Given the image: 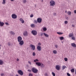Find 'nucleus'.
<instances>
[{
	"label": "nucleus",
	"instance_id": "6e6552de",
	"mask_svg": "<svg viewBox=\"0 0 76 76\" xmlns=\"http://www.w3.org/2000/svg\"><path fill=\"white\" fill-rule=\"evenodd\" d=\"M19 42V44L20 45H21V46L22 45H23V44H24V42H23V41L22 40L21 41H20V42Z\"/></svg>",
	"mask_w": 76,
	"mask_h": 76
},
{
	"label": "nucleus",
	"instance_id": "13d9d810",
	"mask_svg": "<svg viewBox=\"0 0 76 76\" xmlns=\"http://www.w3.org/2000/svg\"><path fill=\"white\" fill-rule=\"evenodd\" d=\"M67 10L65 11V12L66 13H67Z\"/></svg>",
	"mask_w": 76,
	"mask_h": 76
},
{
	"label": "nucleus",
	"instance_id": "7ed1b4c3",
	"mask_svg": "<svg viewBox=\"0 0 76 76\" xmlns=\"http://www.w3.org/2000/svg\"><path fill=\"white\" fill-rule=\"evenodd\" d=\"M31 33L33 35H37V31L35 30H32L31 31Z\"/></svg>",
	"mask_w": 76,
	"mask_h": 76
},
{
	"label": "nucleus",
	"instance_id": "a878e982",
	"mask_svg": "<svg viewBox=\"0 0 76 76\" xmlns=\"http://www.w3.org/2000/svg\"><path fill=\"white\" fill-rule=\"evenodd\" d=\"M72 39L73 40H75L76 38H75V36H73L72 37Z\"/></svg>",
	"mask_w": 76,
	"mask_h": 76
},
{
	"label": "nucleus",
	"instance_id": "2f4dec72",
	"mask_svg": "<svg viewBox=\"0 0 76 76\" xmlns=\"http://www.w3.org/2000/svg\"><path fill=\"white\" fill-rule=\"evenodd\" d=\"M52 75L53 76H56V74H55V73H54V72H52Z\"/></svg>",
	"mask_w": 76,
	"mask_h": 76
},
{
	"label": "nucleus",
	"instance_id": "4d7b16f0",
	"mask_svg": "<svg viewBox=\"0 0 76 76\" xmlns=\"http://www.w3.org/2000/svg\"><path fill=\"white\" fill-rule=\"evenodd\" d=\"M45 76H47V74L45 73Z\"/></svg>",
	"mask_w": 76,
	"mask_h": 76
},
{
	"label": "nucleus",
	"instance_id": "412c9836",
	"mask_svg": "<svg viewBox=\"0 0 76 76\" xmlns=\"http://www.w3.org/2000/svg\"><path fill=\"white\" fill-rule=\"evenodd\" d=\"M3 64V62L2 60H0V65H2Z\"/></svg>",
	"mask_w": 76,
	"mask_h": 76
},
{
	"label": "nucleus",
	"instance_id": "8fccbe9b",
	"mask_svg": "<svg viewBox=\"0 0 76 76\" xmlns=\"http://www.w3.org/2000/svg\"><path fill=\"white\" fill-rule=\"evenodd\" d=\"M1 76H3V75H4V74H1Z\"/></svg>",
	"mask_w": 76,
	"mask_h": 76
},
{
	"label": "nucleus",
	"instance_id": "5fc2aeb1",
	"mask_svg": "<svg viewBox=\"0 0 76 76\" xmlns=\"http://www.w3.org/2000/svg\"><path fill=\"white\" fill-rule=\"evenodd\" d=\"M56 15V13H54V15H54L55 16V15Z\"/></svg>",
	"mask_w": 76,
	"mask_h": 76
},
{
	"label": "nucleus",
	"instance_id": "cd10ccee",
	"mask_svg": "<svg viewBox=\"0 0 76 76\" xmlns=\"http://www.w3.org/2000/svg\"><path fill=\"white\" fill-rule=\"evenodd\" d=\"M47 28L45 27H44L43 28V30L44 31H47Z\"/></svg>",
	"mask_w": 76,
	"mask_h": 76
},
{
	"label": "nucleus",
	"instance_id": "aec40b11",
	"mask_svg": "<svg viewBox=\"0 0 76 76\" xmlns=\"http://www.w3.org/2000/svg\"><path fill=\"white\" fill-rule=\"evenodd\" d=\"M34 62L36 63V62H38L39 61V60L38 59H36L34 61Z\"/></svg>",
	"mask_w": 76,
	"mask_h": 76
},
{
	"label": "nucleus",
	"instance_id": "c85d7f7f",
	"mask_svg": "<svg viewBox=\"0 0 76 76\" xmlns=\"http://www.w3.org/2000/svg\"><path fill=\"white\" fill-rule=\"evenodd\" d=\"M57 34H58L59 35H62L63 33L62 32H57Z\"/></svg>",
	"mask_w": 76,
	"mask_h": 76
},
{
	"label": "nucleus",
	"instance_id": "9b49d317",
	"mask_svg": "<svg viewBox=\"0 0 76 76\" xmlns=\"http://www.w3.org/2000/svg\"><path fill=\"white\" fill-rule=\"evenodd\" d=\"M36 64L38 66H41V63L39 62H36Z\"/></svg>",
	"mask_w": 76,
	"mask_h": 76
},
{
	"label": "nucleus",
	"instance_id": "9d476101",
	"mask_svg": "<svg viewBox=\"0 0 76 76\" xmlns=\"http://www.w3.org/2000/svg\"><path fill=\"white\" fill-rule=\"evenodd\" d=\"M60 65H57L56 66V68L58 70H60Z\"/></svg>",
	"mask_w": 76,
	"mask_h": 76
},
{
	"label": "nucleus",
	"instance_id": "4be33fe9",
	"mask_svg": "<svg viewBox=\"0 0 76 76\" xmlns=\"http://www.w3.org/2000/svg\"><path fill=\"white\" fill-rule=\"evenodd\" d=\"M53 53L54 54H56L57 53V51L56 50H54L53 51Z\"/></svg>",
	"mask_w": 76,
	"mask_h": 76
},
{
	"label": "nucleus",
	"instance_id": "052dcab7",
	"mask_svg": "<svg viewBox=\"0 0 76 76\" xmlns=\"http://www.w3.org/2000/svg\"><path fill=\"white\" fill-rule=\"evenodd\" d=\"M66 19H68V17H67V18H66Z\"/></svg>",
	"mask_w": 76,
	"mask_h": 76
},
{
	"label": "nucleus",
	"instance_id": "423d86ee",
	"mask_svg": "<svg viewBox=\"0 0 76 76\" xmlns=\"http://www.w3.org/2000/svg\"><path fill=\"white\" fill-rule=\"evenodd\" d=\"M12 19H16L17 18V15L15 14H13L12 15Z\"/></svg>",
	"mask_w": 76,
	"mask_h": 76
},
{
	"label": "nucleus",
	"instance_id": "864d4df0",
	"mask_svg": "<svg viewBox=\"0 0 76 76\" xmlns=\"http://www.w3.org/2000/svg\"><path fill=\"white\" fill-rule=\"evenodd\" d=\"M8 44L9 45H10V43H8Z\"/></svg>",
	"mask_w": 76,
	"mask_h": 76
},
{
	"label": "nucleus",
	"instance_id": "3c124183",
	"mask_svg": "<svg viewBox=\"0 0 76 76\" xmlns=\"http://www.w3.org/2000/svg\"><path fill=\"white\" fill-rule=\"evenodd\" d=\"M72 27H75V25L72 24Z\"/></svg>",
	"mask_w": 76,
	"mask_h": 76
},
{
	"label": "nucleus",
	"instance_id": "72a5a7b5",
	"mask_svg": "<svg viewBox=\"0 0 76 76\" xmlns=\"http://www.w3.org/2000/svg\"><path fill=\"white\" fill-rule=\"evenodd\" d=\"M41 66L42 67H44V64H43L42 63L41 64Z\"/></svg>",
	"mask_w": 76,
	"mask_h": 76
},
{
	"label": "nucleus",
	"instance_id": "6e6d98bb",
	"mask_svg": "<svg viewBox=\"0 0 76 76\" xmlns=\"http://www.w3.org/2000/svg\"><path fill=\"white\" fill-rule=\"evenodd\" d=\"M75 75H76V69L75 70Z\"/></svg>",
	"mask_w": 76,
	"mask_h": 76
},
{
	"label": "nucleus",
	"instance_id": "a211bd4d",
	"mask_svg": "<svg viewBox=\"0 0 76 76\" xmlns=\"http://www.w3.org/2000/svg\"><path fill=\"white\" fill-rule=\"evenodd\" d=\"M31 28H34V27H35V25L34 24H31Z\"/></svg>",
	"mask_w": 76,
	"mask_h": 76
},
{
	"label": "nucleus",
	"instance_id": "20e7f679",
	"mask_svg": "<svg viewBox=\"0 0 76 76\" xmlns=\"http://www.w3.org/2000/svg\"><path fill=\"white\" fill-rule=\"evenodd\" d=\"M18 72L19 75H21V76H22V75H23V72H22V70H18Z\"/></svg>",
	"mask_w": 76,
	"mask_h": 76
},
{
	"label": "nucleus",
	"instance_id": "b1692460",
	"mask_svg": "<svg viewBox=\"0 0 76 76\" xmlns=\"http://www.w3.org/2000/svg\"><path fill=\"white\" fill-rule=\"evenodd\" d=\"M60 39L61 41H62V40H63L64 39V37H61L59 38Z\"/></svg>",
	"mask_w": 76,
	"mask_h": 76
},
{
	"label": "nucleus",
	"instance_id": "f8f14e48",
	"mask_svg": "<svg viewBox=\"0 0 76 76\" xmlns=\"http://www.w3.org/2000/svg\"><path fill=\"white\" fill-rule=\"evenodd\" d=\"M24 36H28V32L26 31H25L23 33Z\"/></svg>",
	"mask_w": 76,
	"mask_h": 76
},
{
	"label": "nucleus",
	"instance_id": "de8ad7c7",
	"mask_svg": "<svg viewBox=\"0 0 76 76\" xmlns=\"http://www.w3.org/2000/svg\"><path fill=\"white\" fill-rule=\"evenodd\" d=\"M38 45H41V43H39L38 44Z\"/></svg>",
	"mask_w": 76,
	"mask_h": 76
},
{
	"label": "nucleus",
	"instance_id": "f3484780",
	"mask_svg": "<svg viewBox=\"0 0 76 76\" xmlns=\"http://www.w3.org/2000/svg\"><path fill=\"white\" fill-rule=\"evenodd\" d=\"M44 36H45L46 37H49V35H48V34H46L45 33H44Z\"/></svg>",
	"mask_w": 76,
	"mask_h": 76
},
{
	"label": "nucleus",
	"instance_id": "c9c22d12",
	"mask_svg": "<svg viewBox=\"0 0 76 76\" xmlns=\"http://www.w3.org/2000/svg\"><path fill=\"white\" fill-rule=\"evenodd\" d=\"M64 60L65 61H67V58H64Z\"/></svg>",
	"mask_w": 76,
	"mask_h": 76
},
{
	"label": "nucleus",
	"instance_id": "f257e3e1",
	"mask_svg": "<svg viewBox=\"0 0 76 76\" xmlns=\"http://www.w3.org/2000/svg\"><path fill=\"white\" fill-rule=\"evenodd\" d=\"M31 70L32 72H33V73H36L38 71V69L35 67L32 68Z\"/></svg>",
	"mask_w": 76,
	"mask_h": 76
},
{
	"label": "nucleus",
	"instance_id": "4468645a",
	"mask_svg": "<svg viewBox=\"0 0 76 76\" xmlns=\"http://www.w3.org/2000/svg\"><path fill=\"white\" fill-rule=\"evenodd\" d=\"M37 49L38 51H41V47L39 46H38L37 47Z\"/></svg>",
	"mask_w": 76,
	"mask_h": 76
},
{
	"label": "nucleus",
	"instance_id": "79ce46f5",
	"mask_svg": "<svg viewBox=\"0 0 76 76\" xmlns=\"http://www.w3.org/2000/svg\"><path fill=\"white\" fill-rule=\"evenodd\" d=\"M26 1V0H24L23 1V3H25Z\"/></svg>",
	"mask_w": 76,
	"mask_h": 76
},
{
	"label": "nucleus",
	"instance_id": "ddd939ff",
	"mask_svg": "<svg viewBox=\"0 0 76 76\" xmlns=\"http://www.w3.org/2000/svg\"><path fill=\"white\" fill-rule=\"evenodd\" d=\"M19 20L22 23H24V22H25V21L24 20H23V19L22 18H20L19 19Z\"/></svg>",
	"mask_w": 76,
	"mask_h": 76
},
{
	"label": "nucleus",
	"instance_id": "39448f33",
	"mask_svg": "<svg viewBox=\"0 0 76 76\" xmlns=\"http://www.w3.org/2000/svg\"><path fill=\"white\" fill-rule=\"evenodd\" d=\"M30 47L31 48V50H35V47L34 45H33L32 44H31L30 45Z\"/></svg>",
	"mask_w": 76,
	"mask_h": 76
},
{
	"label": "nucleus",
	"instance_id": "c756f323",
	"mask_svg": "<svg viewBox=\"0 0 76 76\" xmlns=\"http://www.w3.org/2000/svg\"><path fill=\"white\" fill-rule=\"evenodd\" d=\"M10 33H11V35H14L15 34V33H14L12 31H11Z\"/></svg>",
	"mask_w": 76,
	"mask_h": 76
},
{
	"label": "nucleus",
	"instance_id": "6ab92c4d",
	"mask_svg": "<svg viewBox=\"0 0 76 76\" xmlns=\"http://www.w3.org/2000/svg\"><path fill=\"white\" fill-rule=\"evenodd\" d=\"M71 45L72 47H76V44H75V43H72Z\"/></svg>",
	"mask_w": 76,
	"mask_h": 76
},
{
	"label": "nucleus",
	"instance_id": "2eb2a0df",
	"mask_svg": "<svg viewBox=\"0 0 76 76\" xmlns=\"http://www.w3.org/2000/svg\"><path fill=\"white\" fill-rule=\"evenodd\" d=\"M69 37H72L74 36V34L73 33H70L69 34Z\"/></svg>",
	"mask_w": 76,
	"mask_h": 76
},
{
	"label": "nucleus",
	"instance_id": "f03ea898",
	"mask_svg": "<svg viewBox=\"0 0 76 76\" xmlns=\"http://www.w3.org/2000/svg\"><path fill=\"white\" fill-rule=\"evenodd\" d=\"M50 6H54L55 4V2L53 0L51 1L50 2Z\"/></svg>",
	"mask_w": 76,
	"mask_h": 76
},
{
	"label": "nucleus",
	"instance_id": "ea45409f",
	"mask_svg": "<svg viewBox=\"0 0 76 76\" xmlns=\"http://www.w3.org/2000/svg\"><path fill=\"white\" fill-rule=\"evenodd\" d=\"M67 75L68 76H70V74L69 73H67Z\"/></svg>",
	"mask_w": 76,
	"mask_h": 76
},
{
	"label": "nucleus",
	"instance_id": "09e8293b",
	"mask_svg": "<svg viewBox=\"0 0 76 76\" xmlns=\"http://www.w3.org/2000/svg\"><path fill=\"white\" fill-rule=\"evenodd\" d=\"M43 35H44V33H42L41 34V36H43Z\"/></svg>",
	"mask_w": 76,
	"mask_h": 76
},
{
	"label": "nucleus",
	"instance_id": "dca6fc26",
	"mask_svg": "<svg viewBox=\"0 0 76 76\" xmlns=\"http://www.w3.org/2000/svg\"><path fill=\"white\" fill-rule=\"evenodd\" d=\"M4 25V23L3 22H1V23H0V26H3Z\"/></svg>",
	"mask_w": 76,
	"mask_h": 76
},
{
	"label": "nucleus",
	"instance_id": "4c0bfd02",
	"mask_svg": "<svg viewBox=\"0 0 76 76\" xmlns=\"http://www.w3.org/2000/svg\"><path fill=\"white\" fill-rule=\"evenodd\" d=\"M33 75H32V74H31V73H30L29 75V76H33Z\"/></svg>",
	"mask_w": 76,
	"mask_h": 76
},
{
	"label": "nucleus",
	"instance_id": "e2e57ef3",
	"mask_svg": "<svg viewBox=\"0 0 76 76\" xmlns=\"http://www.w3.org/2000/svg\"><path fill=\"white\" fill-rule=\"evenodd\" d=\"M0 49H1V48L0 47Z\"/></svg>",
	"mask_w": 76,
	"mask_h": 76
},
{
	"label": "nucleus",
	"instance_id": "5701e85b",
	"mask_svg": "<svg viewBox=\"0 0 76 76\" xmlns=\"http://www.w3.org/2000/svg\"><path fill=\"white\" fill-rule=\"evenodd\" d=\"M34 23L35 24H37V23H38V21L36 20H34Z\"/></svg>",
	"mask_w": 76,
	"mask_h": 76
},
{
	"label": "nucleus",
	"instance_id": "393cba45",
	"mask_svg": "<svg viewBox=\"0 0 76 76\" xmlns=\"http://www.w3.org/2000/svg\"><path fill=\"white\" fill-rule=\"evenodd\" d=\"M2 4H6V0H3V2H2Z\"/></svg>",
	"mask_w": 76,
	"mask_h": 76
},
{
	"label": "nucleus",
	"instance_id": "e433bc0d",
	"mask_svg": "<svg viewBox=\"0 0 76 76\" xmlns=\"http://www.w3.org/2000/svg\"><path fill=\"white\" fill-rule=\"evenodd\" d=\"M5 25L7 26L9 25V24L8 23H5Z\"/></svg>",
	"mask_w": 76,
	"mask_h": 76
},
{
	"label": "nucleus",
	"instance_id": "1a4fd4ad",
	"mask_svg": "<svg viewBox=\"0 0 76 76\" xmlns=\"http://www.w3.org/2000/svg\"><path fill=\"white\" fill-rule=\"evenodd\" d=\"M37 22H38V23H41L42 22V19L40 18H38L37 19Z\"/></svg>",
	"mask_w": 76,
	"mask_h": 76
},
{
	"label": "nucleus",
	"instance_id": "680f3d73",
	"mask_svg": "<svg viewBox=\"0 0 76 76\" xmlns=\"http://www.w3.org/2000/svg\"><path fill=\"white\" fill-rule=\"evenodd\" d=\"M16 76H18V75H16Z\"/></svg>",
	"mask_w": 76,
	"mask_h": 76
},
{
	"label": "nucleus",
	"instance_id": "c03bdc74",
	"mask_svg": "<svg viewBox=\"0 0 76 76\" xmlns=\"http://www.w3.org/2000/svg\"><path fill=\"white\" fill-rule=\"evenodd\" d=\"M28 63L29 64H30V65L31 64V61H28Z\"/></svg>",
	"mask_w": 76,
	"mask_h": 76
},
{
	"label": "nucleus",
	"instance_id": "37998d69",
	"mask_svg": "<svg viewBox=\"0 0 76 76\" xmlns=\"http://www.w3.org/2000/svg\"><path fill=\"white\" fill-rule=\"evenodd\" d=\"M65 68H66V66H63V69H65Z\"/></svg>",
	"mask_w": 76,
	"mask_h": 76
},
{
	"label": "nucleus",
	"instance_id": "58836bf2",
	"mask_svg": "<svg viewBox=\"0 0 76 76\" xmlns=\"http://www.w3.org/2000/svg\"><path fill=\"white\" fill-rule=\"evenodd\" d=\"M30 17L31 18H32V17H33L34 16V15L33 14H31L30 15Z\"/></svg>",
	"mask_w": 76,
	"mask_h": 76
},
{
	"label": "nucleus",
	"instance_id": "bf43d9fd",
	"mask_svg": "<svg viewBox=\"0 0 76 76\" xmlns=\"http://www.w3.org/2000/svg\"><path fill=\"white\" fill-rule=\"evenodd\" d=\"M11 1H14V0H11Z\"/></svg>",
	"mask_w": 76,
	"mask_h": 76
},
{
	"label": "nucleus",
	"instance_id": "f704fd0d",
	"mask_svg": "<svg viewBox=\"0 0 76 76\" xmlns=\"http://www.w3.org/2000/svg\"><path fill=\"white\" fill-rule=\"evenodd\" d=\"M68 23V21H64L65 24H67Z\"/></svg>",
	"mask_w": 76,
	"mask_h": 76
},
{
	"label": "nucleus",
	"instance_id": "49530a36",
	"mask_svg": "<svg viewBox=\"0 0 76 76\" xmlns=\"http://www.w3.org/2000/svg\"><path fill=\"white\" fill-rule=\"evenodd\" d=\"M17 61H19V59L18 58L17 59Z\"/></svg>",
	"mask_w": 76,
	"mask_h": 76
},
{
	"label": "nucleus",
	"instance_id": "7c9ffc66",
	"mask_svg": "<svg viewBox=\"0 0 76 76\" xmlns=\"http://www.w3.org/2000/svg\"><path fill=\"white\" fill-rule=\"evenodd\" d=\"M68 15H71V12L70 11H68L67 12Z\"/></svg>",
	"mask_w": 76,
	"mask_h": 76
},
{
	"label": "nucleus",
	"instance_id": "a19ab883",
	"mask_svg": "<svg viewBox=\"0 0 76 76\" xmlns=\"http://www.w3.org/2000/svg\"><path fill=\"white\" fill-rule=\"evenodd\" d=\"M55 46L56 48H57L58 47V46L57 45H56Z\"/></svg>",
	"mask_w": 76,
	"mask_h": 76
},
{
	"label": "nucleus",
	"instance_id": "603ef678",
	"mask_svg": "<svg viewBox=\"0 0 76 76\" xmlns=\"http://www.w3.org/2000/svg\"><path fill=\"white\" fill-rule=\"evenodd\" d=\"M74 12L75 13H76V10H74Z\"/></svg>",
	"mask_w": 76,
	"mask_h": 76
},
{
	"label": "nucleus",
	"instance_id": "0eeeda50",
	"mask_svg": "<svg viewBox=\"0 0 76 76\" xmlns=\"http://www.w3.org/2000/svg\"><path fill=\"white\" fill-rule=\"evenodd\" d=\"M18 42H20L22 40V38L20 36H19L18 37Z\"/></svg>",
	"mask_w": 76,
	"mask_h": 76
},
{
	"label": "nucleus",
	"instance_id": "473e14b6",
	"mask_svg": "<svg viewBox=\"0 0 76 76\" xmlns=\"http://www.w3.org/2000/svg\"><path fill=\"white\" fill-rule=\"evenodd\" d=\"M32 55L33 56H35L36 55V54L35 53V52H34L33 53Z\"/></svg>",
	"mask_w": 76,
	"mask_h": 76
},
{
	"label": "nucleus",
	"instance_id": "a18cd8bd",
	"mask_svg": "<svg viewBox=\"0 0 76 76\" xmlns=\"http://www.w3.org/2000/svg\"><path fill=\"white\" fill-rule=\"evenodd\" d=\"M28 72H32V71H31V70H30L29 69H28Z\"/></svg>",
	"mask_w": 76,
	"mask_h": 76
},
{
	"label": "nucleus",
	"instance_id": "bb28decb",
	"mask_svg": "<svg viewBox=\"0 0 76 76\" xmlns=\"http://www.w3.org/2000/svg\"><path fill=\"white\" fill-rule=\"evenodd\" d=\"M71 71L72 73H74V72H75V69H71Z\"/></svg>",
	"mask_w": 76,
	"mask_h": 76
}]
</instances>
